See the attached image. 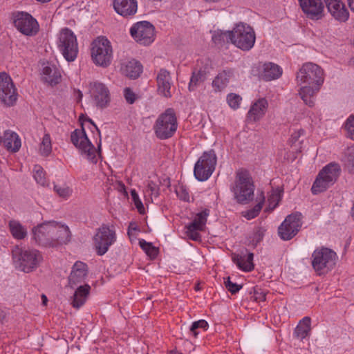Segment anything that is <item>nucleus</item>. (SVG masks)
I'll use <instances>...</instances> for the list:
<instances>
[{"label": "nucleus", "instance_id": "obj_1", "mask_svg": "<svg viewBox=\"0 0 354 354\" xmlns=\"http://www.w3.org/2000/svg\"><path fill=\"white\" fill-rule=\"evenodd\" d=\"M296 80L301 86L299 95L308 106H313L316 94L324 82L322 69L313 63H306L297 74Z\"/></svg>", "mask_w": 354, "mask_h": 354}, {"label": "nucleus", "instance_id": "obj_2", "mask_svg": "<svg viewBox=\"0 0 354 354\" xmlns=\"http://www.w3.org/2000/svg\"><path fill=\"white\" fill-rule=\"evenodd\" d=\"M217 34L223 40L231 42L236 47L244 51L252 49L256 41L254 29L243 23L236 24L231 31H221Z\"/></svg>", "mask_w": 354, "mask_h": 354}, {"label": "nucleus", "instance_id": "obj_3", "mask_svg": "<svg viewBox=\"0 0 354 354\" xmlns=\"http://www.w3.org/2000/svg\"><path fill=\"white\" fill-rule=\"evenodd\" d=\"M234 200L240 204H247L254 197V186L252 178L245 170L236 172L234 183L230 187Z\"/></svg>", "mask_w": 354, "mask_h": 354}, {"label": "nucleus", "instance_id": "obj_4", "mask_svg": "<svg viewBox=\"0 0 354 354\" xmlns=\"http://www.w3.org/2000/svg\"><path fill=\"white\" fill-rule=\"evenodd\" d=\"M42 260L41 254L35 249L17 248L12 251V261L15 268L26 273L36 270Z\"/></svg>", "mask_w": 354, "mask_h": 354}, {"label": "nucleus", "instance_id": "obj_5", "mask_svg": "<svg viewBox=\"0 0 354 354\" xmlns=\"http://www.w3.org/2000/svg\"><path fill=\"white\" fill-rule=\"evenodd\" d=\"M71 140L82 156L92 163L97 162L100 158L101 141L97 144V150L88 138L83 127L71 133Z\"/></svg>", "mask_w": 354, "mask_h": 354}, {"label": "nucleus", "instance_id": "obj_6", "mask_svg": "<svg viewBox=\"0 0 354 354\" xmlns=\"http://www.w3.org/2000/svg\"><path fill=\"white\" fill-rule=\"evenodd\" d=\"M56 44L64 59L71 62L76 59L79 48L75 33L68 28H64L57 35Z\"/></svg>", "mask_w": 354, "mask_h": 354}, {"label": "nucleus", "instance_id": "obj_7", "mask_svg": "<svg viewBox=\"0 0 354 354\" xmlns=\"http://www.w3.org/2000/svg\"><path fill=\"white\" fill-rule=\"evenodd\" d=\"M341 173L340 165L337 162H330L322 168L314 181L311 191L317 194L326 191L337 180Z\"/></svg>", "mask_w": 354, "mask_h": 354}, {"label": "nucleus", "instance_id": "obj_8", "mask_svg": "<svg viewBox=\"0 0 354 354\" xmlns=\"http://www.w3.org/2000/svg\"><path fill=\"white\" fill-rule=\"evenodd\" d=\"M311 259L313 270L317 274L322 275L328 273L334 268L337 256L331 249L321 247L314 250Z\"/></svg>", "mask_w": 354, "mask_h": 354}, {"label": "nucleus", "instance_id": "obj_9", "mask_svg": "<svg viewBox=\"0 0 354 354\" xmlns=\"http://www.w3.org/2000/svg\"><path fill=\"white\" fill-rule=\"evenodd\" d=\"M91 57L97 66L106 68L113 59V49L109 40L104 37H98L91 44Z\"/></svg>", "mask_w": 354, "mask_h": 354}, {"label": "nucleus", "instance_id": "obj_10", "mask_svg": "<svg viewBox=\"0 0 354 354\" xmlns=\"http://www.w3.org/2000/svg\"><path fill=\"white\" fill-rule=\"evenodd\" d=\"M178 122L174 111L168 109L160 114L153 125V130L157 138L164 140L171 138L176 131Z\"/></svg>", "mask_w": 354, "mask_h": 354}, {"label": "nucleus", "instance_id": "obj_11", "mask_svg": "<svg viewBox=\"0 0 354 354\" xmlns=\"http://www.w3.org/2000/svg\"><path fill=\"white\" fill-rule=\"evenodd\" d=\"M216 162V156L213 150L203 152L194 165L195 178L199 181L207 180L213 174Z\"/></svg>", "mask_w": 354, "mask_h": 354}, {"label": "nucleus", "instance_id": "obj_12", "mask_svg": "<svg viewBox=\"0 0 354 354\" xmlns=\"http://www.w3.org/2000/svg\"><path fill=\"white\" fill-rule=\"evenodd\" d=\"M116 241V234L113 228L103 225L99 227L93 237V243L99 255L104 254L109 247Z\"/></svg>", "mask_w": 354, "mask_h": 354}, {"label": "nucleus", "instance_id": "obj_13", "mask_svg": "<svg viewBox=\"0 0 354 354\" xmlns=\"http://www.w3.org/2000/svg\"><path fill=\"white\" fill-rule=\"evenodd\" d=\"M129 32L137 43L144 46L151 44L155 39L154 26L147 21L134 24L130 28Z\"/></svg>", "mask_w": 354, "mask_h": 354}, {"label": "nucleus", "instance_id": "obj_14", "mask_svg": "<svg viewBox=\"0 0 354 354\" xmlns=\"http://www.w3.org/2000/svg\"><path fill=\"white\" fill-rule=\"evenodd\" d=\"M13 23L16 28L26 36L35 35L39 31L37 21L29 13L18 12L13 15Z\"/></svg>", "mask_w": 354, "mask_h": 354}, {"label": "nucleus", "instance_id": "obj_15", "mask_svg": "<svg viewBox=\"0 0 354 354\" xmlns=\"http://www.w3.org/2000/svg\"><path fill=\"white\" fill-rule=\"evenodd\" d=\"M18 98L17 88L6 73H0V101L6 106H13Z\"/></svg>", "mask_w": 354, "mask_h": 354}, {"label": "nucleus", "instance_id": "obj_16", "mask_svg": "<svg viewBox=\"0 0 354 354\" xmlns=\"http://www.w3.org/2000/svg\"><path fill=\"white\" fill-rule=\"evenodd\" d=\"M89 93L95 105L100 109H104L111 102V93L108 86L98 81H94L89 84Z\"/></svg>", "mask_w": 354, "mask_h": 354}, {"label": "nucleus", "instance_id": "obj_17", "mask_svg": "<svg viewBox=\"0 0 354 354\" xmlns=\"http://www.w3.org/2000/svg\"><path fill=\"white\" fill-rule=\"evenodd\" d=\"M301 224L300 214L288 215L279 227L280 238L284 241L291 239L299 231Z\"/></svg>", "mask_w": 354, "mask_h": 354}, {"label": "nucleus", "instance_id": "obj_18", "mask_svg": "<svg viewBox=\"0 0 354 354\" xmlns=\"http://www.w3.org/2000/svg\"><path fill=\"white\" fill-rule=\"evenodd\" d=\"M157 93L159 95L169 98L171 97L172 80L170 73L165 69L160 68L156 75Z\"/></svg>", "mask_w": 354, "mask_h": 354}, {"label": "nucleus", "instance_id": "obj_19", "mask_svg": "<svg viewBox=\"0 0 354 354\" xmlns=\"http://www.w3.org/2000/svg\"><path fill=\"white\" fill-rule=\"evenodd\" d=\"M302 11L311 19H319L324 15L322 0H298Z\"/></svg>", "mask_w": 354, "mask_h": 354}, {"label": "nucleus", "instance_id": "obj_20", "mask_svg": "<svg viewBox=\"0 0 354 354\" xmlns=\"http://www.w3.org/2000/svg\"><path fill=\"white\" fill-rule=\"evenodd\" d=\"M88 275V267L82 261H76L71 268L68 276V286L75 288L84 282Z\"/></svg>", "mask_w": 354, "mask_h": 354}, {"label": "nucleus", "instance_id": "obj_21", "mask_svg": "<svg viewBox=\"0 0 354 354\" xmlns=\"http://www.w3.org/2000/svg\"><path fill=\"white\" fill-rule=\"evenodd\" d=\"M328 12L337 21L345 22L349 18V12L341 0H324Z\"/></svg>", "mask_w": 354, "mask_h": 354}, {"label": "nucleus", "instance_id": "obj_22", "mask_svg": "<svg viewBox=\"0 0 354 354\" xmlns=\"http://www.w3.org/2000/svg\"><path fill=\"white\" fill-rule=\"evenodd\" d=\"M40 75L42 81L50 85L59 83L62 77L57 64L52 62L43 63Z\"/></svg>", "mask_w": 354, "mask_h": 354}, {"label": "nucleus", "instance_id": "obj_23", "mask_svg": "<svg viewBox=\"0 0 354 354\" xmlns=\"http://www.w3.org/2000/svg\"><path fill=\"white\" fill-rule=\"evenodd\" d=\"M74 289L73 295L70 299V304L74 308L80 309L88 299L91 286L87 283H84L76 286Z\"/></svg>", "mask_w": 354, "mask_h": 354}, {"label": "nucleus", "instance_id": "obj_24", "mask_svg": "<svg viewBox=\"0 0 354 354\" xmlns=\"http://www.w3.org/2000/svg\"><path fill=\"white\" fill-rule=\"evenodd\" d=\"M113 8L118 15L131 17L137 12L138 2L137 0H114Z\"/></svg>", "mask_w": 354, "mask_h": 354}, {"label": "nucleus", "instance_id": "obj_25", "mask_svg": "<svg viewBox=\"0 0 354 354\" xmlns=\"http://www.w3.org/2000/svg\"><path fill=\"white\" fill-rule=\"evenodd\" d=\"M120 69L123 75L131 79L138 77L142 71V65L134 59L122 61Z\"/></svg>", "mask_w": 354, "mask_h": 354}, {"label": "nucleus", "instance_id": "obj_26", "mask_svg": "<svg viewBox=\"0 0 354 354\" xmlns=\"http://www.w3.org/2000/svg\"><path fill=\"white\" fill-rule=\"evenodd\" d=\"M268 106V101L265 98L257 100L250 106L248 113V119L252 122L259 120L266 114Z\"/></svg>", "mask_w": 354, "mask_h": 354}, {"label": "nucleus", "instance_id": "obj_27", "mask_svg": "<svg viewBox=\"0 0 354 354\" xmlns=\"http://www.w3.org/2000/svg\"><path fill=\"white\" fill-rule=\"evenodd\" d=\"M282 68L272 62L263 64L259 70L260 77L266 81H271L278 79L282 75Z\"/></svg>", "mask_w": 354, "mask_h": 354}, {"label": "nucleus", "instance_id": "obj_28", "mask_svg": "<svg viewBox=\"0 0 354 354\" xmlns=\"http://www.w3.org/2000/svg\"><path fill=\"white\" fill-rule=\"evenodd\" d=\"M254 255L251 252L242 251L239 254H234L232 255V260L236 266L241 270L245 272H250L254 268L253 264Z\"/></svg>", "mask_w": 354, "mask_h": 354}, {"label": "nucleus", "instance_id": "obj_29", "mask_svg": "<svg viewBox=\"0 0 354 354\" xmlns=\"http://www.w3.org/2000/svg\"><path fill=\"white\" fill-rule=\"evenodd\" d=\"M2 142L8 151L13 153L19 151L21 146L19 135L11 130L4 131Z\"/></svg>", "mask_w": 354, "mask_h": 354}, {"label": "nucleus", "instance_id": "obj_30", "mask_svg": "<svg viewBox=\"0 0 354 354\" xmlns=\"http://www.w3.org/2000/svg\"><path fill=\"white\" fill-rule=\"evenodd\" d=\"M56 228L51 247L66 244L70 241L71 232L67 225L57 222Z\"/></svg>", "mask_w": 354, "mask_h": 354}, {"label": "nucleus", "instance_id": "obj_31", "mask_svg": "<svg viewBox=\"0 0 354 354\" xmlns=\"http://www.w3.org/2000/svg\"><path fill=\"white\" fill-rule=\"evenodd\" d=\"M47 227H48V221L37 225L32 229V236L39 245L49 247L50 238L48 236Z\"/></svg>", "mask_w": 354, "mask_h": 354}, {"label": "nucleus", "instance_id": "obj_32", "mask_svg": "<svg viewBox=\"0 0 354 354\" xmlns=\"http://www.w3.org/2000/svg\"><path fill=\"white\" fill-rule=\"evenodd\" d=\"M230 73L223 71L219 73L212 81V87L214 92L222 91L228 84Z\"/></svg>", "mask_w": 354, "mask_h": 354}, {"label": "nucleus", "instance_id": "obj_33", "mask_svg": "<svg viewBox=\"0 0 354 354\" xmlns=\"http://www.w3.org/2000/svg\"><path fill=\"white\" fill-rule=\"evenodd\" d=\"M311 320L308 317H304L297 326L294 335L299 339H303L308 337L310 332Z\"/></svg>", "mask_w": 354, "mask_h": 354}, {"label": "nucleus", "instance_id": "obj_34", "mask_svg": "<svg viewBox=\"0 0 354 354\" xmlns=\"http://www.w3.org/2000/svg\"><path fill=\"white\" fill-rule=\"evenodd\" d=\"M9 228L12 236L16 239H23L27 235L26 229L16 220L10 221Z\"/></svg>", "mask_w": 354, "mask_h": 354}, {"label": "nucleus", "instance_id": "obj_35", "mask_svg": "<svg viewBox=\"0 0 354 354\" xmlns=\"http://www.w3.org/2000/svg\"><path fill=\"white\" fill-rule=\"evenodd\" d=\"M209 215V210L207 209H204L198 212H197L193 218L192 221L190 223L191 224L195 225L196 227L199 229L204 230L207 217Z\"/></svg>", "mask_w": 354, "mask_h": 354}, {"label": "nucleus", "instance_id": "obj_36", "mask_svg": "<svg viewBox=\"0 0 354 354\" xmlns=\"http://www.w3.org/2000/svg\"><path fill=\"white\" fill-rule=\"evenodd\" d=\"M281 197L282 190L280 188H276L272 189L270 194L268 196V207L266 208V211H271L276 208L279 201H281Z\"/></svg>", "mask_w": 354, "mask_h": 354}, {"label": "nucleus", "instance_id": "obj_37", "mask_svg": "<svg viewBox=\"0 0 354 354\" xmlns=\"http://www.w3.org/2000/svg\"><path fill=\"white\" fill-rule=\"evenodd\" d=\"M39 152L42 156H48L52 152V141L49 133H45L41 138Z\"/></svg>", "mask_w": 354, "mask_h": 354}, {"label": "nucleus", "instance_id": "obj_38", "mask_svg": "<svg viewBox=\"0 0 354 354\" xmlns=\"http://www.w3.org/2000/svg\"><path fill=\"white\" fill-rule=\"evenodd\" d=\"M342 161L350 172H354V145L348 147L344 151Z\"/></svg>", "mask_w": 354, "mask_h": 354}, {"label": "nucleus", "instance_id": "obj_39", "mask_svg": "<svg viewBox=\"0 0 354 354\" xmlns=\"http://www.w3.org/2000/svg\"><path fill=\"white\" fill-rule=\"evenodd\" d=\"M257 201L258 203L254 207V208L243 212V216L245 217L248 220H250L256 217L262 209L265 201V196L263 193H261V195L257 198Z\"/></svg>", "mask_w": 354, "mask_h": 354}, {"label": "nucleus", "instance_id": "obj_40", "mask_svg": "<svg viewBox=\"0 0 354 354\" xmlns=\"http://www.w3.org/2000/svg\"><path fill=\"white\" fill-rule=\"evenodd\" d=\"M208 323L205 320L200 319L192 324L189 327V332L194 337H196L201 330L205 331L208 329Z\"/></svg>", "mask_w": 354, "mask_h": 354}, {"label": "nucleus", "instance_id": "obj_41", "mask_svg": "<svg viewBox=\"0 0 354 354\" xmlns=\"http://www.w3.org/2000/svg\"><path fill=\"white\" fill-rule=\"evenodd\" d=\"M185 234L189 239L193 241H200L201 236L200 235V232L203 230L199 229L196 227L195 225L189 223L185 226Z\"/></svg>", "mask_w": 354, "mask_h": 354}, {"label": "nucleus", "instance_id": "obj_42", "mask_svg": "<svg viewBox=\"0 0 354 354\" xmlns=\"http://www.w3.org/2000/svg\"><path fill=\"white\" fill-rule=\"evenodd\" d=\"M33 177L36 182L41 186L47 185L45 174L43 168L39 165H35L33 168Z\"/></svg>", "mask_w": 354, "mask_h": 354}, {"label": "nucleus", "instance_id": "obj_43", "mask_svg": "<svg viewBox=\"0 0 354 354\" xmlns=\"http://www.w3.org/2000/svg\"><path fill=\"white\" fill-rule=\"evenodd\" d=\"M226 100L231 109L236 110L240 107L242 97L236 93H231L227 95Z\"/></svg>", "mask_w": 354, "mask_h": 354}, {"label": "nucleus", "instance_id": "obj_44", "mask_svg": "<svg viewBox=\"0 0 354 354\" xmlns=\"http://www.w3.org/2000/svg\"><path fill=\"white\" fill-rule=\"evenodd\" d=\"M346 136L354 141V113L350 115L344 123Z\"/></svg>", "mask_w": 354, "mask_h": 354}, {"label": "nucleus", "instance_id": "obj_45", "mask_svg": "<svg viewBox=\"0 0 354 354\" xmlns=\"http://www.w3.org/2000/svg\"><path fill=\"white\" fill-rule=\"evenodd\" d=\"M54 191L56 194L63 199L68 198L73 192L72 189L66 185H55Z\"/></svg>", "mask_w": 354, "mask_h": 354}, {"label": "nucleus", "instance_id": "obj_46", "mask_svg": "<svg viewBox=\"0 0 354 354\" xmlns=\"http://www.w3.org/2000/svg\"><path fill=\"white\" fill-rule=\"evenodd\" d=\"M140 248L146 252V254L151 258H155L157 256L158 251L156 248L152 245L151 243L147 242L144 239L139 241Z\"/></svg>", "mask_w": 354, "mask_h": 354}, {"label": "nucleus", "instance_id": "obj_47", "mask_svg": "<svg viewBox=\"0 0 354 354\" xmlns=\"http://www.w3.org/2000/svg\"><path fill=\"white\" fill-rule=\"evenodd\" d=\"M205 80V77L203 73L200 71H194L193 72L192 76L190 80V82L189 84V91H194L196 86L200 83L203 82Z\"/></svg>", "mask_w": 354, "mask_h": 354}, {"label": "nucleus", "instance_id": "obj_48", "mask_svg": "<svg viewBox=\"0 0 354 354\" xmlns=\"http://www.w3.org/2000/svg\"><path fill=\"white\" fill-rule=\"evenodd\" d=\"M131 197L138 212L141 214H145V209L144 205L135 189H132L131 191Z\"/></svg>", "mask_w": 354, "mask_h": 354}, {"label": "nucleus", "instance_id": "obj_49", "mask_svg": "<svg viewBox=\"0 0 354 354\" xmlns=\"http://www.w3.org/2000/svg\"><path fill=\"white\" fill-rule=\"evenodd\" d=\"M176 194L180 200L185 202L190 201V196L189 192L185 186L182 185L177 186L176 188Z\"/></svg>", "mask_w": 354, "mask_h": 354}, {"label": "nucleus", "instance_id": "obj_50", "mask_svg": "<svg viewBox=\"0 0 354 354\" xmlns=\"http://www.w3.org/2000/svg\"><path fill=\"white\" fill-rule=\"evenodd\" d=\"M146 193H148L150 196L157 197L159 194L158 186L154 182L150 180L147 183Z\"/></svg>", "mask_w": 354, "mask_h": 354}, {"label": "nucleus", "instance_id": "obj_51", "mask_svg": "<svg viewBox=\"0 0 354 354\" xmlns=\"http://www.w3.org/2000/svg\"><path fill=\"white\" fill-rule=\"evenodd\" d=\"M57 221H48V227L46 228L47 230V232L48 233V236H49V241H50V243H49V247H51L52 246V242H53V236H55V232L56 231L57 228Z\"/></svg>", "mask_w": 354, "mask_h": 354}, {"label": "nucleus", "instance_id": "obj_52", "mask_svg": "<svg viewBox=\"0 0 354 354\" xmlns=\"http://www.w3.org/2000/svg\"><path fill=\"white\" fill-rule=\"evenodd\" d=\"M225 286L226 288L232 294L236 293L242 288V286L231 281L230 277H228L227 279L225 281Z\"/></svg>", "mask_w": 354, "mask_h": 354}, {"label": "nucleus", "instance_id": "obj_53", "mask_svg": "<svg viewBox=\"0 0 354 354\" xmlns=\"http://www.w3.org/2000/svg\"><path fill=\"white\" fill-rule=\"evenodd\" d=\"M124 97L129 104H133L136 100V95L130 88H125L123 91Z\"/></svg>", "mask_w": 354, "mask_h": 354}, {"label": "nucleus", "instance_id": "obj_54", "mask_svg": "<svg viewBox=\"0 0 354 354\" xmlns=\"http://www.w3.org/2000/svg\"><path fill=\"white\" fill-rule=\"evenodd\" d=\"M266 295L265 292H262V291H256L254 292V298H255V300L257 301H263L266 299Z\"/></svg>", "mask_w": 354, "mask_h": 354}, {"label": "nucleus", "instance_id": "obj_55", "mask_svg": "<svg viewBox=\"0 0 354 354\" xmlns=\"http://www.w3.org/2000/svg\"><path fill=\"white\" fill-rule=\"evenodd\" d=\"M138 231V228L136 225V224L134 223H130L129 226V230H128V234L129 236H131L132 234H133V232H136Z\"/></svg>", "mask_w": 354, "mask_h": 354}, {"label": "nucleus", "instance_id": "obj_56", "mask_svg": "<svg viewBox=\"0 0 354 354\" xmlns=\"http://www.w3.org/2000/svg\"><path fill=\"white\" fill-rule=\"evenodd\" d=\"M86 123H88L89 124L92 125V127L97 131V133L100 134V131L99 129H97V127H96V125L94 124V122L92 121L91 119H86L84 123L82 124V126L83 125H85Z\"/></svg>", "mask_w": 354, "mask_h": 354}, {"label": "nucleus", "instance_id": "obj_57", "mask_svg": "<svg viewBox=\"0 0 354 354\" xmlns=\"http://www.w3.org/2000/svg\"><path fill=\"white\" fill-rule=\"evenodd\" d=\"M348 4L351 11L354 12V0H348Z\"/></svg>", "mask_w": 354, "mask_h": 354}, {"label": "nucleus", "instance_id": "obj_58", "mask_svg": "<svg viewBox=\"0 0 354 354\" xmlns=\"http://www.w3.org/2000/svg\"><path fill=\"white\" fill-rule=\"evenodd\" d=\"M41 299H42L43 304H44V305H46V303H47V301H48V299H47V297H46V295H42V296H41Z\"/></svg>", "mask_w": 354, "mask_h": 354}, {"label": "nucleus", "instance_id": "obj_59", "mask_svg": "<svg viewBox=\"0 0 354 354\" xmlns=\"http://www.w3.org/2000/svg\"><path fill=\"white\" fill-rule=\"evenodd\" d=\"M351 214L352 218L354 219V202L351 208Z\"/></svg>", "mask_w": 354, "mask_h": 354}, {"label": "nucleus", "instance_id": "obj_60", "mask_svg": "<svg viewBox=\"0 0 354 354\" xmlns=\"http://www.w3.org/2000/svg\"><path fill=\"white\" fill-rule=\"evenodd\" d=\"M36 1L38 2H40V3H48V2L50 1L51 0H36Z\"/></svg>", "mask_w": 354, "mask_h": 354}, {"label": "nucleus", "instance_id": "obj_61", "mask_svg": "<svg viewBox=\"0 0 354 354\" xmlns=\"http://www.w3.org/2000/svg\"><path fill=\"white\" fill-rule=\"evenodd\" d=\"M168 354H178V352L176 351H171Z\"/></svg>", "mask_w": 354, "mask_h": 354}, {"label": "nucleus", "instance_id": "obj_62", "mask_svg": "<svg viewBox=\"0 0 354 354\" xmlns=\"http://www.w3.org/2000/svg\"><path fill=\"white\" fill-rule=\"evenodd\" d=\"M216 37H217V36H216V35H214L213 36V37H212V38H213V39H214L215 41H216Z\"/></svg>", "mask_w": 354, "mask_h": 354}]
</instances>
